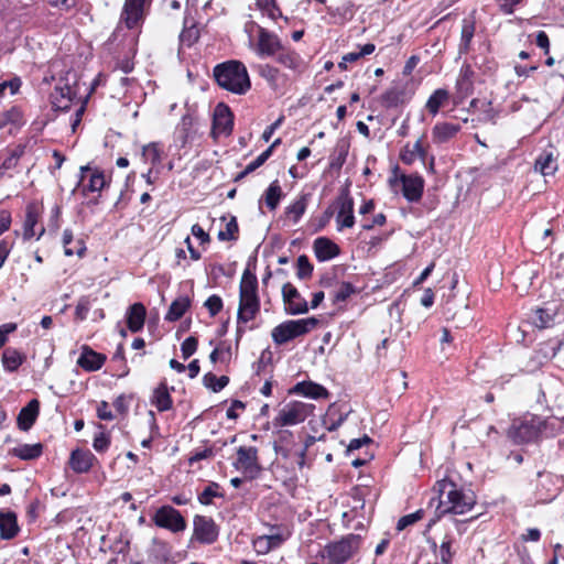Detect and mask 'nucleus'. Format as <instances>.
Segmentation results:
<instances>
[{
  "mask_svg": "<svg viewBox=\"0 0 564 564\" xmlns=\"http://www.w3.org/2000/svg\"><path fill=\"white\" fill-rule=\"evenodd\" d=\"M438 502L436 517L430 521V527L446 513L464 514L476 505V496L471 490L459 488L451 479H442L436 482Z\"/></svg>",
  "mask_w": 564,
  "mask_h": 564,
  "instance_id": "f257e3e1",
  "label": "nucleus"
},
{
  "mask_svg": "<svg viewBox=\"0 0 564 564\" xmlns=\"http://www.w3.org/2000/svg\"><path fill=\"white\" fill-rule=\"evenodd\" d=\"M214 77L221 88L237 95H245L251 87L248 70L239 61L232 59L216 65Z\"/></svg>",
  "mask_w": 564,
  "mask_h": 564,
  "instance_id": "f03ea898",
  "label": "nucleus"
},
{
  "mask_svg": "<svg viewBox=\"0 0 564 564\" xmlns=\"http://www.w3.org/2000/svg\"><path fill=\"white\" fill-rule=\"evenodd\" d=\"M138 37L132 32H126L122 26H117L109 40L106 42V48L118 59V66L124 74L132 72L133 57L137 54Z\"/></svg>",
  "mask_w": 564,
  "mask_h": 564,
  "instance_id": "7ed1b4c3",
  "label": "nucleus"
},
{
  "mask_svg": "<svg viewBox=\"0 0 564 564\" xmlns=\"http://www.w3.org/2000/svg\"><path fill=\"white\" fill-rule=\"evenodd\" d=\"M360 544L361 536L349 533L337 541L327 543L318 553V556L327 564H345L358 553Z\"/></svg>",
  "mask_w": 564,
  "mask_h": 564,
  "instance_id": "20e7f679",
  "label": "nucleus"
},
{
  "mask_svg": "<svg viewBox=\"0 0 564 564\" xmlns=\"http://www.w3.org/2000/svg\"><path fill=\"white\" fill-rule=\"evenodd\" d=\"M549 421L539 415H527L512 422L509 438L519 445L538 442L546 430Z\"/></svg>",
  "mask_w": 564,
  "mask_h": 564,
  "instance_id": "39448f33",
  "label": "nucleus"
},
{
  "mask_svg": "<svg viewBox=\"0 0 564 564\" xmlns=\"http://www.w3.org/2000/svg\"><path fill=\"white\" fill-rule=\"evenodd\" d=\"M318 325L316 317L285 321L272 329L271 336L276 345H283L296 337L307 334Z\"/></svg>",
  "mask_w": 564,
  "mask_h": 564,
  "instance_id": "423d86ee",
  "label": "nucleus"
},
{
  "mask_svg": "<svg viewBox=\"0 0 564 564\" xmlns=\"http://www.w3.org/2000/svg\"><path fill=\"white\" fill-rule=\"evenodd\" d=\"M315 405L301 401L286 403L274 419L275 426H292L304 422L313 414Z\"/></svg>",
  "mask_w": 564,
  "mask_h": 564,
  "instance_id": "0eeeda50",
  "label": "nucleus"
},
{
  "mask_svg": "<svg viewBox=\"0 0 564 564\" xmlns=\"http://www.w3.org/2000/svg\"><path fill=\"white\" fill-rule=\"evenodd\" d=\"M147 4H150L149 0H126L117 26H122L126 32L139 26L144 21Z\"/></svg>",
  "mask_w": 564,
  "mask_h": 564,
  "instance_id": "6e6552de",
  "label": "nucleus"
},
{
  "mask_svg": "<svg viewBox=\"0 0 564 564\" xmlns=\"http://www.w3.org/2000/svg\"><path fill=\"white\" fill-rule=\"evenodd\" d=\"M152 521L156 527L170 530L173 533H178L186 529V521L181 512L167 505L160 507L155 511Z\"/></svg>",
  "mask_w": 564,
  "mask_h": 564,
  "instance_id": "1a4fd4ad",
  "label": "nucleus"
},
{
  "mask_svg": "<svg viewBox=\"0 0 564 564\" xmlns=\"http://www.w3.org/2000/svg\"><path fill=\"white\" fill-rule=\"evenodd\" d=\"M402 184V194L409 203H419L424 192L425 181L419 173L401 174L399 177L390 178V184L395 182Z\"/></svg>",
  "mask_w": 564,
  "mask_h": 564,
  "instance_id": "9d476101",
  "label": "nucleus"
},
{
  "mask_svg": "<svg viewBox=\"0 0 564 564\" xmlns=\"http://www.w3.org/2000/svg\"><path fill=\"white\" fill-rule=\"evenodd\" d=\"M193 536L202 544H213L219 536V527L212 517L197 514L193 520Z\"/></svg>",
  "mask_w": 564,
  "mask_h": 564,
  "instance_id": "9b49d317",
  "label": "nucleus"
},
{
  "mask_svg": "<svg viewBox=\"0 0 564 564\" xmlns=\"http://www.w3.org/2000/svg\"><path fill=\"white\" fill-rule=\"evenodd\" d=\"M232 465L236 469L241 470L245 475H248L251 478L256 477L261 471L258 457V448L254 446L238 447L237 458Z\"/></svg>",
  "mask_w": 564,
  "mask_h": 564,
  "instance_id": "f8f14e48",
  "label": "nucleus"
},
{
  "mask_svg": "<svg viewBox=\"0 0 564 564\" xmlns=\"http://www.w3.org/2000/svg\"><path fill=\"white\" fill-rule=\"evenodd\" d=\"M336 206L338 207L336 215L337 230L341 231L345 228H351L355 225V204L348 189H343L337 196Z\"/></svg>",
  "mask_w": 564,
  "mask_h": 564,
  "instance_id": "ddd939ff",
  "label": "nucleus"
},
{
  "mask_svg": "<svg viewBox=\"0 0 564 564\" xmlns=\"http://www.w3.org/2000/svg\"><path fill=\"white\" fill-rule=\"evenodd\" d=\"M251 25L258 29L257 54L261 57H273L283 46L279 36L254 22Z\"/></svg>",
  "mask_w": 564,
  "mask_h": 564,
  "instance_id": "4468645a",
  "label": "nucleus"
},
{
  "mask_svg": "<svg viewBox=\"0 0 564 564\" xmlns=\"http://www.w3.org/2000/svg\"><path fill=\"white\" fill-rule=\"evenodd\" d=\"M282 297L285 304V311L290 315L304 314L308 311L306 300L300 294L297 289L290 282L282 286Z\"/></svg>",
  "mask_w": 564,
  "mask_h": 564,
  "instance_id": "2eb2a0df",
  "label": "nucleus"
},
{
  "mask_svg": "<svg viewBox=\"0 0 564 564\" xmlns=\"http://www.w3.org/2000/svg\"><path fill=\"white\" fill-rule=\"evenodd\" d=\"M234 115L230 108L220 102L215 107L213 117L212 133L216 138L218 135H229L232 131Z\"/></svg>",
  "mask_w": 564,
  "mask_h": 564,
  "instance_id": "dca6fc26",
  "label": "nucleus"
},
{
  "mask_svg": "<svg viewBox=\"0 0 564 564\" xmlns=\"http://www.w3.org/2000/svg\"><path fill=\"white\" fill-rule=\"evenodd\" d=\"M260 312V299L258 294L239 295L237 324H246L256 318Z\"/></svg>",
  "mask_w": 564,
  "mask_h": 564,
  "instance_id": "f3484780",
  "label": "nucleus"
},
{
  "mask_svg": "<svg viewBox=\"0 0 564 564\" xmlns=\"http://www.w3.org/2000/svg\"><path fill=\"white\" fill-rule=\"evenodd\" d=\"M289 393L303 395L314 400L329 398V392L324 386L311 380L297 382L289 390Z\"/></svg>",
  "mask_w": 564,
  "mask_h": 564,
  "instance_id": "a211bd4d",
  "label": "nucleus"
},
{
  "mask_svg": "<svg viewBox=\"0 0 564 564\" xmlns=\"http://www.w3.org/2000/svg\"><path fill=\"white\" fill-rule=\"evenodd\" d=\"M75 97L76 90L72 86L59 83L51 94V102L56 110L67 111Z\"/></svg>",
  "mask_w": 564,
  "mask_h": 564,
  "instance_id": "6ab92c4d",
  "label": "nucleus"
},
{
  "mask_svg": "<svg viewBox=\"0 0 564 564\" xmlns=\"http://www.w3.org/2000/svg\"><path fill=\"white\" fill-rule=\"evenodd\" d=\"M96 462V456L89 449L76 448L69 456V466L76 474L88 473Z\"/></svg>",
  "mask_w": 564,
  "mask_h": 564,
  "instance_id": "aec40b11",
  "label": "nucleus"
},
{
  "mask_svg": "<svg viewBox=\"0 0 564 564\" xmlns=\"http://www.w3.org/2000/svg\"><path fill=\"white\" fill-rule=\"evenodd\" d=\"M313 249L319 262L329 261L340 253V248L327 237H318L314 240Z\"/></svg>",
  "mask_w": 564,
  "mask_h": 564,
  "instance_id": "412c9836",
  "label": "nucleus"
},
{
  "mask_svg": "<svg viewBox=\"0 0 564 564\" xmlns=\"http://www.w3.org/2000/svg\"><path fill=\"white\" fill-rule=\"evenodd\" d=\"M273 57L279 64L293 70L294 73H302L305 69V63L303 58L293 50L282 46V48H280V51Z\"/></svg>",
  "mask_w": 564,
  "mask_h": 564,
  "instance_id": "4be33fe9",
  "label": "nucleus"
},
{
  "mask_svg": "<svg viewBox=\"0 0 564 564\" xmlns=\"http://www.w3.org/2000/svg\"><path fill=\"white\" fill-rule=\"evenodd\" d=\"M40 413V401L32 399L24 408H22L17 417L18 427L26 432L35 423Z\"/></svg>",
  "mask_w": 564,
  "mask_h": 564,
  "instance_id": "5701e85b",
  "label": "nucleus"
},
{
  "mask_svg": "<svg viewBox=\"0 0 564 564\" xmlns=\"http://www.w3.org/2000/svg\"><path fill=\"white\" fill-rule=\"evenodd\" d=\"M106 359L107 358L104 354L97 352L85 346L77 360V365L84 370L91 372L99 370L105 364Z\"/></svg>",
  "mask_w": 564,
  "mask_h": 564,
  "instance_id": "b1692460",
  "label": "nucleus"
},
{
  "mask_svg": "<svg viewBox=\"0 0 564 564\" xmlns=\"http://www.w3.org/2000/svg\"><path fill=\"white\" fill-rule=\"evenodd\" d=\"M89 171L90 167L88 165L80 167V178L77 186L82 185V193L84 196H86L88 192H100L106 185L104 173L97 170L90 174L88 184H83L85 180V173Z\"/></svg>",
  "mask_w": 564,
  "mask_h": 564,
  "instance_id": "393cba45",
  "label": "nucleus"
},
{
  "mask_svg": "<svg viewBox=\"0 0 564 564\" xmlns=\"http://www.w3.org/2000/svg\"><path fill=\"white\" fill-rule=\"evenodd\" d=\"M147 310L142 303H134L130 305L126 313L127 326L130 332H140L145 322Z\"/></svg>",
  "mask_w": 564,
  "mask_h": 564,
  "instance_id": "a878e982",
  "label": "nucleus"
},
{
  "mask_svg": "<svg viewBox=\"0 0 564 564\" xmlns=\"http://www.w3.org/2000/svg\"><path fill=\"white\" fill-rule=\"evenodd\" d=\"M19 532L17 514L12 511H0V539L12 540Z\"/></svg>",
  "mask_w": 564,
  "mask_h": 564,
  "instance_id": "bb28decb",
  "label": "nucleus"
},
{
  "mask_svg": "<svg viewBox=\"0 0 564 564\" xmlns=\"http://www.w3.org/2000/svg\"><path fill=\"white\" fill-rule=\"evenodd\" d=\"M426 156L427 150L423 145V137L420 138L412 147H410V144L404 145L400 152V159L406 165H412L416 158L425 163Z\"/></svg>",
  "mask_w": 564,
  "mask_h": 564,
  "instance_id": "cd10ccee",
  "label": "nucleus"
},
{
  "mask_svg": "<svg viewBox=\"0 0 564 564\" xmlns=\"http://www.w3.org/2000/svg\"><path fill=\"white\" fill-rule=\"evenodd\" d=\"M460 131V124L452 122H437L432 129L434 143H445L453 139Z\"/></svg>",
  "mask_w": 564,
  "mask_h": 564,
  "instance_id": "c85d7f7f",
  "label": "nucleus"
},
{
  "mask_svg": "<svg viewBox=\"0 0 564 564\" xmlns=\"http://www.w3.org/2000/svg\"><path fill=\"white\" fill-rule=\"evenodd\" d=\"M476 23L474 18L468 17L462 21L460 41L458 45V53L460 55L467 54L470 50V44L475 35Z\"/></svg>",
  "mask_w": 564,
  "mask_h": 564,
  "instance_id": "c756f323",
  "label": "nucleus"
},
{
  "mask_svg": "<svg viewBox=\"0 0 564 564\" xmlns=\"http://www.w3.org/2000/svg\"><path fill=\"white\" fill-rule=\"evenodd\" d=\"M42 453L43 445L41 443L20 444L9 451L11 456L18 457L22 460H34L39 458Z\"/></svg>",
  "mask_w": 564,
  "mask_h": 564,
  "instance_id": "7c9ffc66",
  "label": "nucleus"
},
{
  "mask_svg": "<svg viewBox=\"0 0 564 564\" xmlns=\"http://www.w3.org/2000/svg\"><path fill=\"white\" fill-rule=\"evenodd\" d=\"M151 403L158 409L159 412H164L172 409L173 401L165 382L160 383L154 389Z\"/></svg>",
  "mask_w": 564,
  "mask_h": 564,
  "instance_id": "2f4dec72",
  "label": "nucleus"
},
{
  "mask_svg": "<svg viewBox=\"0 0 564 564\" xmlns=\"http://www.w3.org/2000/svg\"><path fill=\"white\" fill-rule=\"evenodd\" d=\"M327 13L335 19L336 23L350 21L355 15V4L350 1H344L337 7L328 6Z\"/></svg>",
  "mask_w": 564,
  "mask_h": 564,
  "instance_id": "473e14b6",
  "label": "nucleus"
},
{
  "mask_svg": "<svg viewBox=\"0 0 564 564\" xmlns=\"http://www.w3.org/2000/svg\"><path fill=\"white\" fill-rule=\"evenodd\" d=\"M24 360L25 355L12 347L6 348L1 357L2 366L8 372L17 371Z\"/></svg>",
  "mask_w": 564,
  "mask_h": 564,
  "instance_id": "72a5a7b5",
  "label": "nucleus"
},
{
  "mask_svg": "<svg viewBox=\"0 0 564 564\" xmlns=\"http://www.w3.org/2000/svg\"><path fill=\"white\" fill-rule=\"evenodd\" d=\"M556 312L547 307L536 308L531 317L532 323L540 329L552 327L555 324Z\"/></svg>",
  "mask_w": 564,
  "mask_h": 564,
  "instance_id": "f704fd0d",
  "label": "nucleus"
},
{
  "mask_svg": "<svg viewBox=\"0 0 564 564\" xmlns=\"http://www.w3.org/2000/svg\"><path fill=\"white\" fill-rule=\"evenodd\" d=\"M535 171H539L544 176L552 175L557 170L556 159L552 152H542L535 160Z\"/></svg>",
  "mask_w": 564,
  "mask_h": 564,
  "instance_id": "c9c22d12",
  "label": "nucleus"
},
{
  "mask_svg": "<svg viewBox=\"0 0 564 564\" xmlns=\"http://www.w3.org/2000/svg\"><path fill=\"white\" fill-rule=\"evenodd\" d=\"M189 306H191V301L187 296L177 297L176 300H174L171 303L169 311L165 315V321H169V322L178 321L185 314V312L189 308Z\"/></svg>",
  "mask_w": 564,
  "mask_h": 564,
  "instance_id": "e433bc0d",
  "label": "nucleus"
},
{
  "mask_svg": "<svg viewBox=\"0 0 564 564\" xmlns=\"http://www.w3.org/2000/svg\"><path fill=\"white\" fill-rule=\"evenodd\" d=\"M448 98L449 93L444 88H438L429 97L425 107L431 115L435 116Z\"/></svg>",
  "mask_w": 564,
  "mask_h": 564,
  "instance_id": "4c0bfd02",
  "label": "nucleus"
},
{
  "mask_svg": "<svg viewBox=\"0 0 564 564\" xmlns=\"http://www.w3.org/2000/svg\"><path fill=\"white\" fill-rule=\"evenodd\" d=\"M283 196L282 188L279 184V181H273L269 187L265 189L263 199L265 202L267 207L270 210H275L279 206V203Z\"/></svg>",
  "mask_w": 564,
  "mask_h": 564,
  "instance_id": "58836bf2",
  "label": "nucleus"
},
{
  "mask_svg": "<svg viewBox=\"0 0 564 564\" xmlns=\"http://www.w3.org/2000/svg\"><path fill=\"white\" fill-rule=\"evenodd\" d=\"M259 75L269 84V86L276 90L280 79L284 76L278 67L270 64L259 66Z\"/></svg>",
  "mask_w": 564,
  "mask_h": 564,
  "instance_id": "ea45409f",
  "label": "nucleus"
},
{
  "mask_svg": "<svg viewBox=\"0 0 564 564\" xmlns=\"http://www.w3.org/2000/svg\"><path fill=\"white\" fill-rule=\"evenodd\" d=\"M258 294V279L250 270H245L241 276L239 295Z\"/></svg>",
  "mask_w": 564,
  "mask_h": 564,
  "instance_id": "a19ab883",
  "label": "nucleus"
},
{
  "mask_svg": "<svg viewBox=\"0 0 564 564\" xmlns=\"http://www.w3.org/2000/svg\"><path fill=\"white\" fill-rule=\"evenodd\" d=\"M23 115L19 107L12 106L10 109L0 112V128L7 124L20 126L22 124Z\"/></svg>",
  "mask_w": 564,
  "mask_h": 564,
  "instance_id": "79ce46f5",
  "label": "nucleus"
},
{
  "mask_svg": "<svg viewBox=\"0 0 564 564\" xmlns=\"http://www.w3.org/2000/svg\"><path fill=\"white\" fill-rule=\"evenodd\" d=\"M404 91L399 87H392L386 90L381 96V104L386 108H395L402 102Z\"/></svg>",
  "mask_w": 564,
  "mask_h": 564,
  "instance_id": "37998d69",
  "label": "nucleus"
},
{
  "mask_svg": "<svg viewBox=\"0 0 564 564\" xmlns=\"http://www.w3.org/2000/svg\"><path fill=\"white\" fill-rule=\"evenodd\" d=\"M37 212L35 207L28 206L26 213H25V220H24V227H23V237L24 239H31L35 236L34 227L37 224Z\"/></svg>",
  "mask_w": 564,
  "mask_h": 564,
  "instance_id": "c03bdc74",
  "label": "nucleus"
},
{
  "mask_svg": "<svg viewBox=\"0 0 564 564\" xmlns=\"http://www.w3.org/2000/svg\"><path fill=\"white\" fill-rule=\"evenodd\" d=\"M228 383L229 378L227 376L217 377L213 372H207L203 377V384L213 392L221 391Z\"/></svg>",
  "mask_w": 564,
  "mask_h": 564,
  "instance_id": "a18cd8bd",
  "label": "nucleus"
},
{
  "mask_svg": "<svg viewBox=\"0 0 564 564\" xmlns=\"http://www.w3.org/2000/svg\"><path fill=\"white\" fill-rule=\"evenodd\" d=\"M239 226L237 217L230 215L229 220L226 224L225 230H219L217 238L220 241H235L238 239Z\"/></svg>",
  "mask_w": 564,
  "mask_h": 564,
  "instance_id": "49530a36",
  "label": "nucleus"
},
{
  "mask_svg": "<svg viewBox=\"0 0 564 564\" xmlns=\"http://www.w3.org/2000/svg\"><path fill=\"white\" fill-rule=\"evenodd\" d=\"M161 149L159 143L152 142L142 148V158L145 162H149L152 166H156L161 163Z\"/></svg>",
  "mask_w": 564,
  "mask_h": 564,
  "instance_id": "de8ad7c7",
  "label": "nucleus"
},
{
  "mask_svg": "<svg viewBox=\"0 0 564 564\" xmlns=\"http://www.w3.org/2000/svg\"><path fill=\"white\" fill-rule=\"evenodd\" d=\"M307 206L306 195H302L293 204L286 207L285 213L292 218L293 223L296 224L304 215Z\"/></svg>",
  "mask_w": 564,
  "mask_h": 564,
  "instance_id": "09e8293b",
  "label": "nucleus"
},
{
  "mask_svg": "<svg viewBox=\"0 0 564 564\" xmlns=\"http://www.w3.org/2000/svg\"><path fill=\"white\" fill-rule=\"evenodd\" d=\"M73 239H74L73 231L70 229H65L63 232V246H64L65 254L67 257H70L73 254H77V256L82 257L86 251V247L82 240H78L77 248L75 250L69 248V245L73 242Z\"/></svg>",
  "mask_w": 564,
  "mask_h": 564,
  "instance_id": "8fccbe9b",
  "label": "nucleus"
},
{
  "mask_svg": "<svg viewBox=\"0 0 564 564\" xmlns=\"http://www.w3.org/2000/svg\"><path fill=\"white\" fill-rule=\"evenodd\" d=\"M219 484L212 481L205 489L198 495V501L208 506L212 503L213 498H223L224 494L219 491Z\"/></svg>",
  "mask_w": 564,
  "mask_h": 564,
  "instance_id": "3c124183",
  "label": "nucleus"
},
{
  "mask_svg": "<svg viewBox=\"0 0 564 564\" xmlns=\"http://www.w3.org/2000/svg\"><path fill=\"white\" fill-rule=\"evenodd\" d=\"M563 484L564 479L561 477H547L544 481H542V487H545L546 485H552L554 486V488L545 497L541 496V500L543 502L553 501L560 495Z\"/></svg>",
  "mask_w": 564,
  "mask_h": 564,
  "instance_id": "603ef678",
  "label": "nucleus"
},
{
  "mask_svg": "<svg viewBox=\"0 0 564 564\" xmlns=\"http://www.w3.org/2000/svg\"><path fill=\"white\" fill-rule=\"evenodd\" d=\"M314 267L307 256L302 254L296 260V276L306 280L312 276Z\"/></svg>",
  "mask_w": 564,
  "mask_h": 564,
  "instance_id": "864d4df0",
  "label": "nucleus"
},
{
  "mask_svg": "<svg viewBox=\"0 0 564 564\" xmlns=\"http://www.w3.org/2000/svg\"><path fill=\"white\" fill-rule=\"evenodd\" d=\"M453 538L445 535L440 545V558L442 564H449L453 561L454 553L452 552Z\"/></svg>",
  "mask_w": 564,
  "mask_h": 564,
  "instance_id": "5fc2aeb1",
  "label": "nucleus"
},
{
  "mask_svg": "<svg viewBox=\"0 0 564 564\" xmlns=\"http://www.w3.org/2000/svg\"><path fill=\"white\" fill-rule=\"evenodd\" d=\"M423 517H424L423 509H419L413 513L405 514L398 520L397 530L402 531L405 528H408L409 525H412V524L416 523L417 521H420Z\"/></svg>",
  "mask_w": 564,
  "mask_h": 564,
  "instance_id": "6e6d98bb",
  "label": "nucleus"
},
{
  "mask_svg": "<svg viewBox=\"0 0 564 564\" xmlns=\"http://www.w3.org/2000/svg\"><path fill=\"white\" fill-rule=\"evenodd\" d=\"M354 293H356V288L350 282H343L334 294V302H345Z\"/></svg>",
  "mask_w": 564,
  "mask_h": 564,
  "instance_id": "4d7b16f0",
  "label": "nucleus"
},
{
  "mask_svg": "<svg viewBox=\"0 0 564 564\" xmlns=\"http://www.w3.org/2000/svg\"><path fill=\"white\" fill-rule=\"evenodd\" d=\"M204 306L208 310L212 317L216 316L223 310V300L219 295H210L204 303Z\"/></svg>",
  "mask_w": 564,
  "mask_h": 564,
  "instance_id": "13d9d810",
  "label": "nucleus"
},
{
  "mask_svg": "<svg viewBox=\"0 0 564 564\" xmlns=\"http://www.w3.org/2000/svg\"><path fill=\"white\" fill-rule=\"evenodd\" d=\"M198 347V340L194 336L187 337L181 345V351L183 359H188L192 355L195 354Z\"/></svg>",
  "mask_w": 564,
  "mask_h": 564,
  "instance_id": "bf43d9fd",
  "label": "nucleus"
},
{
  "mask_svg": "<svg viewBox=\"0 0 564 564\" xmlns=\"http://www.w3.org/2000/svg\"><path fill=\"white\" fill-rule=\"evenodd\" d=\"M110 446V436L105 432L98 433L93 441V447L98 453H105Z\"/></svg>",
  "mask_w": 564,
  "mask_h": 564,
  "instance_id": "052dcab7",
  "label": "nucleus"
},
{
  "mask_svg": "<svg viewBox=\"0 0 564 564\" xmlns=\"http://www.w3.org/2000/svg\"><path fill=\"white\" fill-rule=\"evenodd\" d=\"M90 310V301L87 296H82L75 307V316L79 321L86 319Z\"/></svg>",
  "mask_w": 564,
  "mask_h": 564,
  "instance_id": "680f3d73",
  "label": "nucleus"
},
{
  "mask_svg": "<svg viewBox=\"0 0 564 564\" xmlns=\"http://www.w3.org/2000/svg\"><path fill=\"white\" fill-rule=\"evenodd\" d=\"M288 538H289V533L283 534V533H279V532L271 533V534L267 535L264 538L267 541L265 552H268L272 549L279 547Z\"/></svg>",
  "mask_w": 564,
  "mask_h": 564,
  "instance_id": "e2e57ef3",
  "label": "nucleus"
},
{
  "mask_svg": "<svg viewBox=\"0 0 564 564\" xmlns=\"http://www.w3.org/2000/svg\"><path fill=\"white\" fill-rule=\"evenodd\" d=\"M314 443H315V437L314 436H307L303 447L295 452L296 465L299 466V468H303L304 467L306 452H307L308 447L312 446Z\"/></svg>",
  "mask_w": 564,
  "mask_h": 564,
  "instance_id": "0e129e2a",
  "label": "nucleus"
},
{
  "mask_svg": "<svg viewBox=\"0 0 564 564\" xmlns=\"http://www.w3.org/2000/svg\"><path fill=\"white\" fill-rule=\"evenodd\" d=\"M456 89L462 99L470 96L474 91L473 80L457 79Z\"/></svg>",
  "mask_w": 564,
  "mask_h": 564,
  "instance_id": "69168bd1",
  "label": "nucleus"
},
{
  "mask_svg": "<svg viewBox=\"0 0 564 564\" xmlns=\"http://www.w3.org/2000/svg\"><path fill=\"white\" fill-rule=\"evenodd\" d=\"M213 456H214V452H213V448H210V447L202 449V451L196 449L191 453V456L188 458V464H189V466H193L195 463L203 460V459L210 458Z\"/></svg>",
  "mask_w": 564,
  "mask_h": 564,
  "instance_id": "338daca9",
  "label": "nucleus"
},
{
  "mask_svg": "<svg viewBox=\"0 0 564 564\" xmlns=\"http://www.w3.org/2000/svg\"><path fill=\"white\" fill-rule=\"evenodd\" d=\"M271 156V150L267 149L264 150L257 159H254L252 162H250L247 165V172H254L257 169H259L261 165L265 163V161Z\"/></svg>",
  "mask_w": 564,
  "mask_h": 564,
  "instance_id": "774afa93",
  "label": "nucleus"
}]
</instances>
